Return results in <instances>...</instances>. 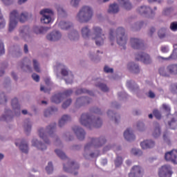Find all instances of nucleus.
<instances>
[{"mask_svg": "<svg viewBox=\"0 0 177 177\" xmlns=\"http://www.w3.org/2000/svg\"><path fill=\"white\" fill-rule=\"evenodd\" d=\"M68 37L71 41H75L80 38V35L77 30H73L68 35Z\"/></svg>", "mask_w": 177, "mask_h": 177, "instance_id": "c9c22d12", "label": "nucleus"}, {"mask_svg": "<svg viewBox=\"0 0 177 177\" xmlns=\"http://www.w3.org/2000/svg\"><path fill=\"white\" fill-rule=\"evenodd\" d=\"M40 15H42L41 22L44 24H49L52 21V16L53 15V11L50 9H44L40 11Z\"/></svg>", "mask_w": 177, "mask_h": 177, "instance_id": "1a4fd4ad", "label": "nucleus"}, {"mask_svg": "<svg viewBox=\"0 0 177 177\" xmlns=\"http://www.w3.org/2000/svg\"><path fill=\"white\" fill-rule=\"evenodd\" d=\"M155 145L153 140H145L140 143V146L144 150H146V149H151L154 147Z\"/></svg>", "mask_w": 177, "mask_h": 177, "instance_id": "5701e85b", "label": "nucleus"}, {"mask_svg": "<svg viewBox=\"0 0 177 177\" xmlns=\"http://www.w3.org/2000/svg\"><path fill=\"white\" fill-rule=\"evenodd\" d=\"M93 17V10L92 8L84 6L79 11L77 15V19L80 23H88Z\"/></svg>", "mask_w": 177, "mask_h": 177, "instance_id": "39448f33", "label": "nucleus"}, {"mask_svg": "<svg viewBox=\"0 0 177 177\" xmlns=\"http://www.w3.org/2000/svg\"><path fill=\"white\" fill-rule=\"evenodd\" d=\"M90 99L89 97H79L76 100V104H77L78 106H82V104H86L88 103H89Z\"/></svg>", "mask_w": 177, "mask_h": 177, "instance_id": "cd10ccee", "label": "nucleus"}, {"mask_svg": "<svg viewBox=\"0 0 177 177\" xmlns=\"http://www.w3.org/2000/svg\"><path fill=\"white\" fill-rule=\"evenodd\" d=\"M104 73H113L114 72V70L111 68H109L107 66H105L104 68Z\"/></svg>", "mask_w": 177, "mask_h": 177, "instance_id": "6e6d98bb", "label": "nucleus"}, {"mask_svg": "<svg viewBox=\"0 0 177 177\" xmlns=\"http://www.w3.org/2000/svg\"><path fill=\"white\" fill-rule=\"evenodd\" d=\"M155 129L153 132V136L154 138H158L161 135V129L160 128V124L158 122L154 123Z\"/></svg>", "mask_w": 177, "mask_h": 177, "instance_id": "2f4dec72", "label": "nucleus"}, {"mask_svg": "<svg viewBox=\"0 0 177 177\" xmlns=\"http://www.w3.org/2000/svg\"><path fill=\"white\" fill-rule=\"evenodd\" d=\"M55 131H56V123H53L46 128V132L50 136H51Z\"/></svg>", "mask_w": 177, "mask_h": 177, "instance_id": "4c0bfd02", "label": "nucleus"}, {"mask_svg": "<svg viewBox=\"0 0 177 177\" xmlns=\"http://www.w3.org/2000/svg\"><path fill=\"white\" fill-rule=\"evenodd\" d=\"M158 73L161 77L169 78L171 75H177V64H169L158 68Z\"/></svg>", "mask_w": 177, "mask_h": 177, "instance_id": "423d86ee", "label": "nucleus"}, {"mask_svg": "<svg viewBox=\"0 0 177 177\" xmlns=\"http://www.w3.org/2000/svg\"><path fill=\"white\" fill-rule=\"evenodd\" d=\"M168 125L171 129H176L177 128V117L171 118V121L168 122Z\"/></svg>", "mask_w": 177, "mask_h": 177, "instance_id": "e433bc0d", "label": "nucleus"}, {"mask_svg": "<svg viewBox=\"0 0 177 177\" xmlns=\"http://www.w3.org/2000/svg\"><path fill=\"white\" fill-rule=\"evenodd\" d=\"M24 129H25V132H30L31 131V122H30V120H26L25 121Z\"/></svg>", "mask_w": 177, "mask_h": 177, "instance_id": "a19ab883", "label": "nucleus"}, {"mask_svg": "<svg viewBox=\"0 0 177 177\" xmlns=\"http://www.w3.org/2000/svg\"><path fill=\"white\" fill-rule=\"evenodd\" d=\"M58 26L62 30H68L73 27V24L62 21L58 24Z\"/></svg>", "mask_w": 177, "mask_h": 177, "instance_id": "c756f323", "label": "nucleus"}, {"mask_svg": "<svg viewBox=\"0 0 177 177\" xmlns=\"http://www.w3.org/2000/svg\"><path fill=\"white\" fill-rule=\"evenodd\" d=\"M19 18V12L16 10H13L10 14V24H9V31L11 32L12 30H15L16 26H17V20L19 19L21 23H24L27 21L28 19V13L23 12L21 14Z\"/></svg>", "mask_w": 177, "mask_h": 177, "instance_id": "7ed1b4c3", "label": "nucleus"}, {"mask_svg": "<svg viewBox=\"0 0 177 177\" xmlns=\"http://www.w3.org/2000/svg\"><path fill=\"white\" fill-rule=\"evenodd\" d=\"M82 93H88V95H90L91 96L93 95V92L89 91L85 88H80L76 91V95H82Z\"/></svg>", "mask_w": 177, "mask_h": 177, "instance_id": "58836bf2", "label": "nucleus"}, {"mask_svg": "<svg viewBox=\"0 0 177 177\" xmlns=\"http://www.w3.org/2000/svg\"><path fill=\"white\" fill-rule=\"evenodd\" d=\"M55 151L59 158L66 160L68 167L64 164V171H65V172H71L73 174L74 171L80 169V165L75 162H71L64 152L59 149H55Z\"/></svg>", "mask_w": 177, "mask_h": 177, "instance_id": "20e7f679", "label": "nucleus"}, {"mask_svg": "<svg viewBox=\"0 0 177 177\" xmlns=\"http://www.w3.org/2000/svg\"><path fill=\"white\" fill-rule=\"evenodd\" d=\"M124 136L126 140H127L128 142H132L136 139L135 135L133 134V132L132 131V130H131V129H127L124 131Z\"/></svg>", "mask_w": 177, "mask_h": 177, "instance_id": "aec40b11", "label": "nucleus"}, {"mask_svg": "<svg viewBox=\"0 0 177 177\" xmlns=\"http://www.w3.org/2000/svg\"><path fill=\"white\" fill-rule=\"evenodd\" d=\"M160 50L162 53H168L169 50L168 49V47L167 46H162L160 48Z\"/></svg>", "mask_w": 177, "mask_h": 177, "instance_id": "13d9d810", "label": "nucleus"}, {"mask_svg": "<svg viewBox=\"0 0 177 177\" xmlns=\"http://www.w3.org/2000/svg\"><path fill=\"white\" fill-rule=\"evenodd\" d=\"M11 105L16 115L20 114V104H19V100H17V98H14L12 100Z\"/></svg>", "mask_w": 177, "mask_h": 177, "instance_id": "4be33fe9", "label": "nucleus"}, {"mask_svg": "<svg viewBox=\"0 0 177 177\" xmlns=\"http://www.w3.org/2000/svg\"><path fill=\"white\" fill-rule=\"evenodd\" d=\"M62 75L63 77H68V79L66 78L65 82L66 84H73V80H74V75L71 72H69L67 69L63 68L61 71Z\"/></svg>", "mask_w": 177, "mask_h": 177, "instance_id": "f3484780", "label": "nucleus"}, {"mask_svg": "<svg viewBox=\"0 0 177 177\" xmlns=\"http://www.w3.org/2000/svg\"><path fill=\"white\" fill-rule=\"evenodd\" d=\"M163 139L167 145H169L171 143V141H169V139H168V136H167V133L163 134Z\"/></svg>", "mask_w": 177, "mask_h": 177, "instance_id": "e2e57ef3", "label": "nucleus"}, {"mask_svg": "<svg viewBox=\"0 0 177 177\" xmlns=\"http://www.w3.org/2000/svg\"><path fill=\"white\" fill-rule=\"evenodd\" d=\"M153 114L157 120H161V113L158 110H153Z\"/></svg>", "mask_w": 177, "mask_h": 177, "instance_id": "8fccbe9b", "label": "nucleus"}, {"mask_svg": "<svg viewBox=\"0 0 177 177\" xmlns=\"http://www.w3.org/2000/svg\"><path fill=\"white\" fill-rule=\"evenodd\" d=\"M46 28L45 27H38V26H35L34 28V31L36 34H42V32H44V31H46Z\"/></svg>", "mask_w": 177, "mask_h": 177, "instance_id": "37998d69", "label": "nucleus"}, {"mask_svg": "<svg viewBox=\"0 0 177 177\" xmlns=\"http://www.w3.org/2000/svg\"><path fill=\"white\" fill-rule=\"evenodd\" d=\"M97 88H100L102 92H107L109 91V87L106 84H104L102 83H98L95 84Z\"/></svg>", "mask_w": 177, "mask_h": 177, "instance_id": "ea45409f", "label": "nucleus"}, {"mask_svg": "<svg viewBox=\"0 0 177 177\" xmlns=\"http://www.w3.org/2000/svg\"><path fill=\"white\" fill-rule=\"evenodd\" d=\"M138 13H140V15H146V13H149V12H150V13L153 15V10H151L150 7H147L145 6L140 7L138 9Z\"/></svg>", "mask_w": 177, "mask_h": 177, "instance_id": "a878e982", "label": "nucleus"}, {"mask_svg": "<svg viewBox=\"0 0 177 177\" xmlns=\"http://www.w3.org/2000/svg\"><path fill=\"white\" fill-rule=\"evenodd\" d=\"M172 174H174L172 167L168 165H163L159 169V177H172Z\"/></svg>", "mask_w": 177, "mask_h": 177, "instance_id": "9b49d317", "label": "nucleus"}, {"mask_svg": "<svg viewBox=\"0 0 177 177\" xmlns=\"http://www.w3.org/2000/svg\"><path fill=\"white\" fill-rule=\"evenodd\" d=\"M149 97H150L151 99H154V97H156V94L154 93H153V91H149Z\"/></svg>", "mask_w": 177, "mask_h": 177, "instance_id": "338daca9", "label": "nucleus"}, {"mask_svg": "<svg viewBox=\"0 0 177 177\" xmlns=\"http://www.w3.org/2000/svg\"><path fill=\"white\" fill-rule=\"evenodd\" d=\"M162 107L165 110V111H167V113H169V111H171V108L168 105L163 104Z\"/></svg>", "mask_w": 177, "mask_h": 177, "instance_id": "69168bd1", "label": "nucleus"}, {"mask_svg": "<svg viewBox=\"0 0 177 177\" xmlns=\"http://www.w3.org/2000/svg\"><path fill=\"white\" fill-rule=\"evenodd\" d=\"M32 78L36 82H39V75H37L36 73H33L32 75Z\"/></svg>", "mask_w": 177, "mask_h": 177, "instance_id": "bf43d9fd", "label": "nucleus"}, {"mask_svg": "<svg viewBox=\"0 0 177 177\" xmlns=\"http://www.w3.org/2000/svg\"><path fill=\"white\" fill-rule=\"evenodd\" d=\"M115 165L116 168L122 165V158L120 156H117L116 159L115 160Z\"/></svg>", "mask_w": 177, "mask_h": 177, "instance_id": "c03bdc74", "label": "nucleus"}, {"mask_svg": "<svg viewBox=\"0 0 177 177\" xmlns=\"http://www.w3.org/2000/svg\"><path fill=\"white\" fill-rule=\"evenodd\" d=\"M170 30L171 31H177V21L172 22L170 24Z\"/></svg>", "mask_w": 177, "mask_h": 177, "instance_id": "864d4df0", "label": "nucleus"}, {"mask_svg": "<svg viewBox=\"0 0 177 177\" xmlns=\"http://www.w3.org/2000/svg\"><path fill=\"white\" fill-rule=\"evenodd\" d=\"M33 67L34 70L37 73H39L41 71V69H39V63L36 59H33Z\"/></svg>", "mask_w": 177, "mask_h": 177, "instance_id": "de8ad7c7", "label": "nucleus"}, {"mask_svg": "<svg viewBox=\"0 0 177 177\" xmlns=\"http://www.w3.org/2000/svg\"><path fill=\"white\" fill-rule=\"evenodd\" d=\"M154 32H156V28L152 27L149 29L148 35H149V37H152V35H153V34H154Z\"/></svg>", "mask_w": 177, "mask_h": 177, "instance_id": "680f3d73", "label": "nucleus"}, {"mask_svg": "<svg viewBox=\"0 0 177 177\" xmlns=\"http://www.w3.org/2000/svg\"><path fill=\"white\" fill-rule=\"evenodd\" d=\"M71 118L67 115H64L59 121V127L62 128L66 122H68Z\"/></svg>", "mask_w": 177, "mask_h": 177, "instance_id": "7c9ffc66", "label": "nucleus"}, {"mask_svg": "<svg viewBox=\"0 0 177 177\" xmlns=\"http://www.w3.org/2000/svg\"><path fill=\"white\" fill-rule=\"evenodd\" d=\"M117 38V44L120 45V46H122V49H126L125 45H127V37L125 35V29L124 28H118L115 32L114 30L110 29L109 31V41L113 42L115 38Z\"/></svg>", "mask_w": 177, "mask_h": 177, "instance_id": "f257e3e1", "label": "nucleus"}, {"mask_svg": "<svg viewBox=\"0 0 177 177\" xmlns=\"http://www.w3.org/2000/svg\"><path fill=\"white\" fill-rule=\"evenodd\" d=\"M53 111H57V108H56V107H50V109L46 110L44 111L45 117H48V115H50V114H52Z\"/></svg>", "mask_w": 177, "mask_h": 177, "instance_id": "79ce46f5", "label": "nucleus"}, {"mask_svg": "<svg viewBox=\"0 0 177 177\" xmlns=\"http://www.w3.org/2000/svg\"><path fill=\"white\" fill-rule=\"evenodd\" d=\"M145 171L140 166L134 165L129 174V177H143Z\"/></svg>", "mask_w": 177, "mask_h": 177, "instance_id": "f8f14e48", "label": "nucleus"}, {"mask_svg": "<svg viewBox=\"0 0 177 177\" xmlns=\"http://www.w3.org/2000/svg\"><path fill=\"white\" fill-rule=\"evenodd\" d=\"M13 118V112L9 109L5 111V114L0 118V121H10Z\"/></svg>", "mask_w": 177, "mask_h": 177, "instance_id": "412c9836", "label": "nucleus"}, {"mask_svg": "<svg viewBox=\"0 0 177 177\" xmlns=\"http://www.w3.org/2000/svg\"><path fill=\"white\" fill-rule=\"evenodd\" d=\"M46 171L47 174H52L53 172V165L51 162H49L47 167H46Z\"/></svg>", "mask_w": 177, "mask_h": 177, "instance_id": "49530a36", "label": "nucleus"}, {"mask_svg": "<svg viewBox=\"0 0 177 177\" xmlns=\"http://www.w3.org/2000/svg\"><path fill=\"white\" fill-rule=\"evenodd\" d=\"M73 131L75 132L79 140H84V139H85V131L83 130L81 127L75 126L73 127Z\"/></svg>", "mask_w": 177, "mask_h": 177, "instance_id": "dca6fc26", "label": "nucleus"}, {"mask_svg": "<svg viewBox=\"0 0 177 177\" xmlns=\"http://www.w3.org/2000/svg\"><path fill=\"white\" fill-rule=\"evenodd\" d=\"M130 44L133 49H143L145 48V44L143 41L139 39L131 38L130 39Z\"/></svg>", "mask_w": 177, "mask_h": 177, "instance_id": "2eb2a0df", "label": "nucleus"}, {"mask_svg": "<svg viewBox=\"0 0 177 177\" xmlns=\"http://www.w3.org/2000/svg\"><path fill=\"white\" fill-rule=\"evenodd\" d=\"M136 60L142 62L145 64H150L151 63V58L149 54H146L145 53H140L136 55Z\"/></svg>", "mask_w": 177, "mask_h": 177, "instance_id": "4468645a", "label": "nucleus"}, {"mask_svg": "<svg viewBox=\"0 0 177 177\" xmlns=\"http://www.w3.org/2000/svg\"><path fill=\"white\" fill-rule=\"evenodd\" d=\"M128 68L129 70H130V71L134 73V74H138V73L140 71V70L139 69V65L133 62L129 63L128 64Z\"/></svg>", "mask_w": 177, "mask_h": 177, "instance_id": "bb28decb", "label": "nucleus"}, {"mask_svg": "<svg viewBox=\"0 0 177 177\" xmlns=\"http://www.w3.org/2000/svg\"><path fill=\"white\" fill-rule=\"evenodd\" d=\"M104 143H106V139L104 138H91V143L86 145L84 150L86 151V150H89L91 147H100L101 146H103Z\"/></svg>", "mask_w": 177, "mask_h": 177, "instance_id": "6e6552de", "label": "nucleus"}, {"mask_svg": "<svg viewBox=\"0 0 177 177\" xmlns=\"http://www.w3.org/2000/svg\"><path fill=\"white\" fill-rule=\"evenodd\" d=\"M166 161H170L173 164H177V150L173 149L171 151L167 152L165 155Z\"/></svg>", "mask_w": 177, "mask_h": 177, "instance_id": "ddd939ff", "label": "nucleus"}, {"mask_svg": "<svg viewBox=\"0 0 177 177\" xmlns=\"http://www.w3.org/2000/svg\"><path fill=\"white\" fill-rule=\"evenodd\" d=\"M92 39H95L97 46H100L104 44V35L102 33V28L99 26H94L93 28V32L91 33Z\"/></svg>", "mask_w": 177, "mask_h": 177, "instance_id": "0eeeda50", "label": "nucleus"}, {"mask_svg": "<svg viewBox=\"0 0 177 177\" xmlns=\"http://www.w3.org/2000/svg\"><path fill=\"white\" fill-rule=\"evenodd\" d=\"M93 112L94 114H102V112L100 111V109L99 108H95L93 110Z\"/></svg>", "mask_w": 177, "mask_h": 177, "instance_id": "774afa93", "label": "nucleus"}, {"mask_svg": "<svg viewBox=\"0 0 177 177\" xmlns=\"http://www.w3.org/2000/svg\"><path fill=\"white\" fill-rule=\"evenodd\" d=\"M62 38V34L59 31H54L47 35L48 41H59Z\"/></svg>", "mask_w": 177, "mask_h": 177, "instance_id": "6ab92c4d", "label": "nucleus"}, {"mask_svg": "<svg viewBox=\"0 0 177 177\" xmlns=\"http://www.w3.org/2000/svg\"><path fill=\"white\" fill-rule=\"evenodd\" d=\"M174 49L172 53L168 57H158V59L161 60H165L166 62H169V60H176L177 59V43L173 45Z\"/></svg>", "mask_w": 177, "mask_h": 177, "instance_id": "a211bd4d", "label": "nucleus"}, {"mask_svg": "<svg viewBox=\"0 0 177 177\" xmlns=\"http://www.w3.org/2000/svg\"><path fill=\"white\" fill-rule=\"evenodd\" d=\"M80 3V0H71V4L72 5V6H78Z\"/></svg>", "mask_w": 177, "mask_h": 177, "instance_id": "052dcab7", "label": "nucleus"}, {"mask_svg": "<svg viewBox=\"0 0 177 177\" xmlns=\"http://www.w3.org/2000/svg\"><path fill=\"white\" fill-rule=\"evenodd\" d=\"M120 11V8L118 7V4L113 3L109 6V8L108 10L109 13H118Z\"/></svg>", "mask_w": 177, "mask_h": 177, "instance_id": "72a5a7b5", "label": "nucleus"}, {"mask_svg": "<svg viewBox=\"0 0 177 177\" xmlns=\"http://www.w3.org/2000/svg\"><path fill=\"white\" fill-rule=\"evenodd\" d=\"M73 94V90L68 89L65 91L63 93H58L53 95L51 98V102L53 103H56L59 104L63 100V96H70Z\"/></svg>", "mask_w": 177, "mask_h": 177, "instance_id": "9d476101", "label": "nucleus"}, {"mask_svg": "<svg viewBox=\"0 0 177 177\" xmlns=\"http://www.w3.org/2000/svg\"><path fill=\"white\" fill-rule=\"evenodd\" d=\"M19 149L22 153H28V145L24 140H21V144L19 145Z\"/></svg>", "mask_w": 177, "mask_h": 177, "instance_id": "473e14b6", "label": "nucleus"}, {"mask_svg": "<svg viewBox=\"0 0 177 177\" xmlns=\"http://www.w3.org/2000/svg\"><path fill=\"white\" fill-rule=\"evenodd\" d=\"M8 102V99H6V96H5V93H0V104H5Z\"/></svg>", "mask_w": 177, "mask_h": 177, "instance_id": "09e8293b", "label": "nucleus"}, {"mask_svg": "<svg viewBox=\"0 0 177 177\" xmlns=\"http://www.w3.org/2000/svg\"><path fill=\"white\" fill-rule=\"evenodd\" d=\"M32 146L35 147H37L39 150L44 151V150H46V145L45 144H42V142H39L38 140H33L32 141Z\"/></svg>", "mask_w": 177, "mask_h": 177, "instance_id": "b1692460", "label": "nucleus"}, {"mask_svg": "<svg viewBox=\"0 0 177 177\" xmlns=\"http://www.w3.org/2000/svg\"><path fill=\"white\" fill-rule=\"evenodd\" d=\"M131 154H133V156H140V154H142V151L137 149H132Z\"/></svg>", "mask_w": 177, "mask_h": 177, "instance_id": "3c124183", "label": "nucleus"}, {"mask_svg": "<svg viewBox=\"0 0 177 177\" xmlns=\"http://www.w3.org/2000/svg\"><path fill=\"white\" fill-rule=\"evenodd\" d=\"M137 127L139 131H143V129L145 128V124H143L142 122H140L137 124Z\"/></svg>", "mask_w": 177, "mask_h": 177, "instance_id": "4d7b16f0", "label": "nucleus"}, {"mask_svg": "<svg viewBox=\"0 0 177 177\" xmlns=\"http://www.w3.org/2000/svg\"><path fill=\"white\" fill-rule=\"evenodd\" d=\"M171 12H172V8H166L165 10H164L163 11V15H167L169 13H171Z\"/></svg>", "mask_w": 177, "mask_h": 177, "instance_id": "0e129e2a", "label": "nucleus"}, {"mask_svg": "<svg viewBox=\"0 0 177 177\" xmlns=\"http://www.w3.org/2000/svg\"><path fill=\"white\" fill-rule=\"evenodd\" d=\"M5 53V46H3V43L0 40V56L1 55H3Z\"/></svg>", "mask_w": 177, "mask_h": 177, "instance_id": "5fc2aeb1", "label": "nucleus"}, {"mask_svg": "<svg viewBox=\"0 0 177 177\" xmlns=\"http://www.w3.org/2000/svg\"><path fill=\"white\" fill-rule=\"evenodd\" d=\"M39 136L45 142L46 145H49V140L46 136V131L44 129L41 128L39 129Z\"/></svg>", "mask_w": 177, "mask_h": 177, "instance_id": "393cba45", "label": "nucleus"}, {"mask_svg": "<svg viewBox=\"0 0 177 177\" xmlns=\"http://www.w3.org/2000/svg\"><path fill=\"white\" fill-rule=\"evenodd\" d=\"M80 124L84 127H87L90 129L92 127L100 128L103 122L99 118L95 117V115H90L88 113H83L80 118Z\"/></svg>", "mask_w": 177, "mask_h": 177, "instance_id": "f03ea898", "label": "nucleus"}, {"mask_svg": "<svg viewBox=\"0 0 177 177\" xmlns=\"http://www.w3.org/2000/svg\"><path fill=\"white\" fill-rule=\"evenodd\" d=\"M71 99L67 100L66 101H65L63 104H62V108L63 109H67V107H68V106H70V104H71Z\"/></svg>", "mask_w": 177, "mask_h": 177, "instance_id": "603ef678", "label": "nucleus"}, {"mask_svg": "<svg viewBox=\"0 0 177 177\" xmlns=\"http://www.w3.org/2000/svg\"><path fill=\"white\" fill-rule=\"evenodd\" d=\"M119 3L126 9V10H131L132 9V4L129 3V0H118Z\"/></svg>", "mask_w": 177, "mask_h": 177, "instance_id": "c85d7f7f", "label": "nucleus"}, {"mask_svg": "<svg viewBox=\"0 0 177 177\" xmlns=\"http://www.w3.org/2000/svg\"><path fill=\"white\" fill-rule=\"evenodd\" d=\"M82 35L83 38H89V35H91V30L88 26H85L82 28Z\"/></svg>", "mask_w": 177, "mask_h": 177, "instance_id": "f704fd0d", "label": "nucleus"}, {"mask_svg": "<svg viewBox=\"0 0 177 177\" xmlns=\"http://www.w3.org/2000/svg\"><path fill=\"white\" fill-rule=\"evenodd\" d=\"M167 30L165 28H160L158 32V35L160 39L162 38H165V31Z\"/></svg>", "mask_w": 177, "mask_h": 177, "instance_id": "a18cd8bd", "label": "nucleus"}]
</instances>
